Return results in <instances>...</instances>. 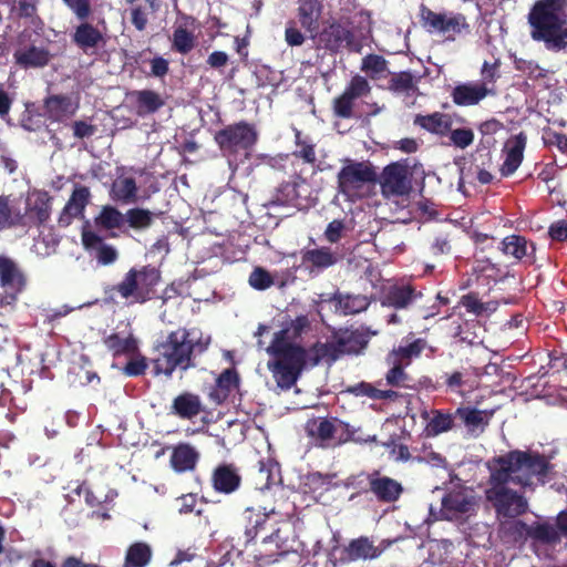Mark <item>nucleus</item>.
Instances as JSON below:
<instances>
[{"label": "nucleus", "mask_w": 567, "mask_h": 567, "mask_svg": "<svg viewBox=\"0 0 567 567\" xmlns=\"http://www.w3.org/2000/svg\"><path fill=\"white\" fill-rule=\"evenodd\" d=\"M423 298V292L410 284L390 286L382 296V306L406 309Z\"/></svg>", "instance_id": "nucleus-18"}, {"label": "nucleus", "mask_w": 567, "mask_h": 567, "mask_svg": "<svg viewBox=\"0 0 567 567\" xmlns=\"http://www.w3.org/2000/svg\"><path fill=\"white\" fill-rule=\"evenodd\" d=\"M452 250L451 239L446 233H437L429 245V252L434 257L447 255Z\"/></svg>", "instance_id": "nucleus-57"}, {"label": "nucleus", "mask_w": 567, "mask_h": 567, "mask_svg": "<svg viewBox=\"0 0 567 567\" xmlns=\"http://www.w3.org/2000/svg\"><path fill=\"white\" fill-rule=\"evenodd\" d=\"M389 86L395 92H408L413 89V75L409 71L399 72L392 75Z\"/></svg>", "instance_id": "nucleus-59"}, {"label": "nucleus", "mask_w": 567, "mask_h": 567, "mask_svg": "<svg viewBox=\"0 0 567 567\" xmlns=\"http://www.w3.org/2000/svg\"><path fill=\"white\" fill-rule=\"evenodd\" d=\"M152 556L153 550L147 543H133L126 550L124 567H145L151 561Z\"/></svg>", "instance_id": "nucleus-47"}, {"label": "nucleus", "mask_w": 567, "mask_h": 567, "mask_svg": "<svg viewBox=\"0 0 567 567\" xmlns=\"http://www.w3.org/2000/svg\"><path fill=\"white\" fill-rule=\"evenodd\" d=\"M380 186L385 197L409 195L412 182L408 167L399 162L386 165L380 176Z\"/></svg>", "instance_id": "nucleus-14"}, {"label": "nucleus", "mask_w": 567, "mask_h": 567, "mask_svg": "<svg viewBox=\"0 0 567 567\" xmlns=\"http://www.w3.org/2000/svg\"><path fill=\"white\" fill-rule=\"evenodd\" d=\"M94 224L103 230L122 229L125 225L124 214L114 206L105 205L95 216Z\"/></svg>", "instance_id": "nucleus-46"}, {"label": "nucleus", "mask_w": 567, "mask_h": 567, "mask_svg": "<svg viewBox=\"0 0 567 567\" xmlns=\"http://www.w3.org/2000/svg\"><path fill=\"white\" fill-rule=\"evenodd\" d=\"M413 124L429 133L445 136L451 131L453 121L450 114L434 112L427 115L416 114Z\"/></svg>", "instance_id": "nucleus-30"}, {"label": "nucleus", "mask_w": 567, "mask_h": 567, "mask_svg": "<svg viewBox=\"0 0 567 567\" xmlns=\"http://www.w3.org/2000/svg\"><path fill=\"white\" fill-rule=\"evenodd\" d=\"M239 374L234 368L224 370L216 379V384L210 391V399L220 404L228 399L230 393L239 386Z\"/></svg>", "instance_id": "nucleus-34"}, {"label": "nucleus", "mask_w": 567, "mask_h": 567, "mask_svg": "<svg viewBox=\"0 0 567 567\" xmlns=\"http://www.w3.org/2000/svg\"><path fill=\"white\" fill-rule=\"evenodd\" d=\"M13 103L14 94L8 92L4 85L0 83V120L4 121L9 126L13 125L10 117Z\"/></svg>", "instance_id": "nucleus-61"}, {"label": "nucleus", "mask_w": 567, "mask_h": 567, "mask_svg": "<svg viewBox=\"0 0 567 567\" xmlns=\"http://www.w3.org/2000/svg\"><path fill=\"white\" fill-rule=\"evenodd\" d=\"M452 144L458 148H466L474 141V133L471 128H455L449 132Z\"/></svg>", "instance_id": "nucleus-62"}, {"label": "nucleus", "mask_w": 567, "mask_h": 567, "mask_svg": "<svg viewBox=\"0 0 567 567\" xmlns=\"http://www.w3.org/2000/svg\"><path fill=\"white\" fill-rule=\"evenodd\" d=\"M90 200V188L84 185H75L70 198L68 199L58 218L59 227L66 228L73 223L74 219L83 218L85 208Z\"/></svg>", "instance_id": "nucleus-16"}, {"label": "nucleus", "mask_w": 567, "mask_h": 567, "mask_svg": "<svg viewBox=\"0 0 567 567\" xmlns=\"http://www.w3.org/2000/svg\"><path fill=\"white\" fill-rule=\"evenodd\" d=\"M460 305H462L468 312L474 313L475 316H482L487 311L486 303L482 302L477 293L474 292L464 295L460 300Z\"/></svg>", "instance_id": "nucleus-63"}, {"label": "nucleus", "mask_w": 567, "mask_h": 567, "mask_svg": "<svg viewBox=\"0 0 567 567\" xmlns=\"http://www.w3.org/2000/svg\"><path fill=\"white\" fill-rule=\"evenodd\" d=\"M488 466L496 471V480L499 483H514L523 487L529 486L533 477L544 484L553 468L545 455L522 450H513L495 456Z\"/></svg>", "instance_id": "nucleus-2"}, {"label": "nucleus", "mask_w": 567, "mask_h": 567, "mask_svg": "<svg viewBox=\"0 0 567 567\" xmlns=\"http://www.w3.org/2000/svg\"><path fill=\"white\" fill-rule=\"evenodd\" d=\"M467 373L465 370H455L451 372H444L441 375L442 382L434 386V389L445 388L452 393H461L462 388L466 383Z\"/></svg>", "instance_id": "nucleus-53"}, {"label": "nucleus", "mask_w": 567, "mask_h": 567, "mask_svg": "<svg viewBox=\"0 0 567 567\" xmlns=\"http://www.w3.org/2000/svg\"><path fill=\"white\" fill-rule=\"evenodd\" d=\"M388 361L389 363L392 364V368L388 371L385 375L386 383L391 386H405L406 380L409 379L408 374L404 371V368L406 365L389 357Z\"/></svg>", "instance_id": "nucleus-54"}, {"label": "nucleus", "mask_w": 567, "mask_h": 567, "mask_svg": "<svg viewBox=\"0 0 567 567\" xmlns=\"http://www.w3.org/2000/svg\"><path fill=\"white\" fill-rule=\"evenodd\" d=\"M381 555V550L374 546L373 542L367 536L352 539L341 551V560L344 563L357 561L360 559H374Z\"/></svg>", "instance_id": "nucleus-27"}, {"label": "nucleus", "mask_w": 567, "mask_h": 567, "mask_svg": "<svg viewBox=\"0 0 567 567\" xmlns=\"http://www.w3.org/2000/svg\"><path fill=\"white\" fill-rule=\"evenodd\" d=\"M542 140L545 146L551 148L556 147L563 154H567V136L559 133L551 127L543 128Z\"/></svg>", "instance_id": "nucleus-55"}, {"label": "nucleus", "mask_w": 567, "mask_h": 567, "mask_svg": "<svg viewBox=\"0 0 567 567\" xmlns=\"http://www.w3.org/2000/svg\"><path fill=\"white\" fill-rule=\"evenodd\" d=\"M82 243L86 250H95V259L103 266L115 262L118 257L117 250L105 244L103 238L92 230L82 231Z\"/></svg>", "instance_id": "nucleus-25"}, {"label": "nucleus", "mask_w": 567, "mask_h": 567, "mask_svg": "<svg viewBox=\"0 0 567 567\" xmlns=\"http://www.w3.org/2000/svg\"><path fill=\"white\" fill-rule=\"evenodd\" d=\"M527 136L524 132H520L514 135L508 144V151L506 153V158L501 167V173L503 176H509L515 173V171L519 167L523 162V154L526 147Z\"/></svg>", "instance_id": "nucleus-31"}, {"label": "nucleus", "mask_w": 567, "mask_h": 567, "mask_svg": "<svg viewBox=\"0 0 567 567\" xmlns=\"http://www.w3.org/2000/svg\"><path fill=\"white\" fill-rule=\"evenodd\" d=\"M369 483V492H371L375 498L383 504H390L396 502L404 488L402 484L389 476L381 475L380 471L374 470L367 474Z\"/></svg>", "instance_id": "nucleus-15"}, {"label": "nucleus", "mask_w": 567, "mask_h": 567, "mask_svg": "<svg viewBox=\"0 0 567 567\" xmlns=\"http://www.w3.org/2000/svg\"><path fill=\"white\" fill-rule=\"evenodd\" d=\"M311 37L318 49H324L334 54L343 47L351 48L354 44L353 31L337 20L324 22L322 29L317 30Z\"/></svg>", "instance_id": "nucleus-12"}, {"label": "nucleus", "mask_w": 567, "mask_h": 567, "mask_svg": "<svg viewBox=\"0 0 567 567\" xmlns=\"http://www.w3.org/2000/svg\"><path fill=\"white\" fill-rule=\"evenodd\" d=\"M78 107L79 104L65 94H51L43 100L44 114L53 122H62L74 115Z\"/></svg>", "instance_id": "nucleus-22"}, {"label": "nucleus", "mask_w": 567, "mask_h": 567, "mask_svg": "<svg viewBox=\"0 0 567 567\" xmlns=\"http://www.w3.org/2000/svg\"><path fill=\"white\" fill-rule=\"evenodd\" d=\"M30 225L20 213H14L9 204V198L0 196V230Z\"/></svg>", "instance_id": "nucleus-51"}, {"label": "nucleus", "mask_w": 567, "mask_h": 567, "mask_svg": "<svg viewBox=\"0 0 567 567\" xmlns=\"http://www.w3.org/2000/svg\"><path fill=\"white\" fill-rule=\"evenodd\" d=\"M148 363L144 355L138 354L136 358L131 359L122 369L126 377H141L147 370Z\"/></svg>", "instance_id": "nucleus-64"}, {"label": "nucleus", "mask_w": 567, "mask_h": 567, "mask_svg": "<svg viewBox=\"0 0 567 567\" xmlns=\"http://www.w3.org/2000/svg\"><path fill=\"white\" fill-rule=\"evenodd\" d=\"M323 6L319 0H300L298 7V19L300 25L313 34L319 29V20Z\"/></svg>", "instance_id": "nucleus-35"}, {"label": "nucleus", "mask_w": 567, "mask_h": 567, "mask_svg": "<svg viewBox=\"0 0 567 567\" xmlns=\"http://www.w3.org/2000/svg\"><path fill=\"white\" fill-rule=\"evenodd\" d=\"M111 198L124 204L134 203L137 199V185L133 177L117 178L113 182Z\"/></svg>", "instance_id": "nucleus-45"}, {"label": "nucleus", "mask_w": 567, "mask_h": 567, "mask_svg": "<svg viewBox=\"0 0 567 567\" xmlns=\"http://www.w3.org/2000/svg\"><path fill=\"white\" fill-rule=\"evenodd\" d=\"M342 357V351L337 346V340L332 339L329 342H316L308 351L307 359H309L312 365H317L322 360L327 362H334Z\"/></svg>", "instance_id": "nucleus-39"}, {"label": "nucleus", "mask_w": 567, "mask_h": 567, "mask_svg": "<svg viewBox=\"0 0 567 567\" xmlns=\"http://www.w3.org/2000/svg\"><path fill=\"white\" fill-rule=\"evenodd\" d=\"M71 40L81 51L87 53L105 44V33L87 20L80 21L71 34Z\"/></svg>", "instance_id": "nucleus-17"}, {"label": "nucleus", "mask_w": 567, "mask_h": 567, "mask_svg": "<svg viewBox=\"0 0 567 567\" xmlns=\"http://www.w3.org/2000/svg\"><path fill=\"white\" fill-rule=\"evenodd\" d=\"M456 416L458 426L461 424L465 425L472 435L482 433L488 424L486 412L475 408L460 406L456 409Z\"/></svg>", "instance_id": "nucleus-37"}, {"label": "nucleus", "mask_w": 567, "mask_h": 567, "mask_svg": "<svg viewBox=\"0 0 567 567\" xmlns=\"http://www.w3.org/2000/svg\"><path fill=\"white\" fill-rule=\"evenodd\" d=\"M14 62L23 69H41L47 66L52 54L47 48L29 45L13 53Z\"/></svg>", "instance_id": "nucleus-29"}, {"label": "nucleus", "mask_w": 567, "mask_h": 567, "mask_svg": "<svg viewBox=\"0 0 567 567\" xmlns=\"http://www.w3.org/2000/svg\"><path fill=\"white\" fill-rule=\"evenodd\" d=\"M27 287L21 267L10 257L0 255V306H11Z\"/></svg>", "instance_id": "nucleus-11"}, {"label": "nucleus", "mask_w": 567, "mask_h": 567, "mask_svg": "<svg viewBox=\"0 0 567 567\" xmlns=\"http://www.w3.org/2000/svg\"><path fill=\"white\" fill-rule=\"evenodd\" d=\"M303 183L305 179L300 176H297L291 182L281 183L272 196L271 204L277 206H295L299 199L298 187Z\"/></svg>", "instance_id": "nucleus-41"}, {"label": "nucleus", "mask_w": 567, "mask_h": 567, "mask_svg": "<svg viewBox=\"0 0 567 567\" xmlns=\"http://www.w3.org/2000/svg\"><path fill=\"white\" fill-rule=\"evenodd\" d=\"M203 411L199 395L183 392L172 403V413L184 420H192Z\"/></svg>", "instance_id": "nucleus-36"}, {"label": "nucleus", "mask_w": 567, "mask_h": 567, "mask_svg": "<svg viewBox=\"0 0 567 567\" xmlns=\"http://www.w3.org/2000/svg\"><path fill=\"white\" fill-rule=\"evenodd\" d=\"M210 481L215 492L229 495L240 488L243 480L234 464L223 463L214 468Z\"/></svg>", "instance_id": "nucleus-19"}, {"label": "nucleus", "mask_w": 567, "mask_h": 567, "mask_svg": "<svg viewBox=\"0 0 567 567\" xmlns=\"http://www.w3.org/2000/svg\"><path fill=\"white\" fill-rule=\"evenodd\" d=\"M432 414L433 416L426 425L430 435L436 436L458 426L456 410L453 413L433 410Z\"/></svg>", "instance_id": "nucleus-42"}, {"label": "nucleus", "mask_w": 567, "mask_h": 567, "mask_svg": "<svg viewBox=\"0 0 567 567\" xmlns=\"http://www.w3.org/2000/svg\"><path fill=\"white\" fill-rule=\"evenodd\" d=\"M199 460V453L188 443L174 446L169 463L176 473L193 471Z\"/></svg>", "instance_id": "nucleus-32"}, {"label": "nucleus", "mask_w": 567, "mask_h": 567, "mask_svg": "<svg viewBox=\"0 0 567 567\" xmlns=\"http://www.w3.org/2000/svg\"><path fill=\"white\" fill-rule=\"evenodd\" d=\"M258 140L259 133L256 125L247 121L228 124L214 135L218 148L228 157H236L239 153L248 156Z\"/></svg>", "instance_id": "nucleus-8"}, {"label": "nucleus", "mask_w": 567, "mask_h": 567, "mask_svg": "<svg viewBox=\"0 0 567 567\" xmlns=\"http://www.w3.org/2000/svg\"><path fill=\"white\" fill-rule=\"evenodd\" d=\"M377 179V172L370 163L347 159L337 175L338 190L348 198H360L364 187Z\"/></svg>", "instance_id": "nucleus-9"}, {"label": "nucleus", "mask_w": 567, "mask_h": 567, "mask_svg": "<svg viewBox=\"0 0 567 567\" xmlns=\"http://www.w3.org/2000/svg\"><path fill=\"white\" fill-rule=\"evenodd\" d=\"M245 543L252 542L258 533L265 529L268 522V515L257 512L252 508H247L243 514Z\"/></svg>", "instance_id": "nucleus-44"}, {"label": "nucleus", "mask_w": 567, "mask_h": 567, "mask_svg": "<svg viewBox=\"0 0 567 567\" xmlns=\"http://www.w3.org/2000/svg\"><path fill=\"white\" fill-rule=\"evenodd\" d=\"M492 93L485 83L467 82L457 84L451 92L452 101L457 106L477 105Z\"/></svg>", "instance_id": "nucleus-21"}, {"label": "nucleus", "mask_w": 567, "mask_h": 567, "mask_svg": "<svg viewBox=\"0 0 567 567\" xmlns=\"http://www.w3.org/2000/svg\"><path fill=\"white\" fill-rule=\"evenodd\" d=\"M209 346V338L196 337L194 330L179 328L169 332L154 344L152 363L155 374L172 377L174 371L195 368V354L203 353Z\"/></svg>", "instance_id": "nucleus-1"}, {"label": "nucleus", "mask_w": 567, "mask_h": 567, "mask_svg": "<svg viewBox=\"0 0 567 567\" xmlns=\"http://www.w3.org/2000/svg\"><path fill=\"white\" fill-rule=\"evenodd\" d=\"M248 282L256 290H266L274 285V278L265 268L256 267L250 272Z\"/></svg>", "instance_id": "nucleus-56"}, {"label": "nucleus", "mask_w": 567, "mask_h": 567, "mask_svg": "<svg viewBox=\"0 0 567 567\" xmlns=\"http://www.w3.org/2000/svg\"><path fill=\"white\" fill-rule=\"evenodd\" d=\"M305 432L320 449H336L350 442H360L357 430L337 416H313L307 420Z\"/></svg>", "instance_id": "nucleus-6"}, {"label": "nucleus", "mask_w": 567, "mask_h": 567, "mask_svg": "<svg viewBox=\"0 0 567 567\" xmlns=\"http://www.w3.org/2000/svg\"><path fill=\"white\" fill-rule=\"evenodd\" d=\"M22 216L30 224L25 227L41 226L47 223L51 216V204L48 193H43L33 206L27 208L25 214Z\"/></svg>", "instance_id": "nucleus-40"}, {"label": "nucleus", "mask_w": 567, "mask_h": 567, "mask_svg": "<svg viewBox=\"0 0 567 567\" xmlns=\"http://www.w3.org/2000/svg\"><path fill=\"white\" fill-rule=\"evenodd\" d=\"M386 60L382 55L368 54L362 59L361 70L372 76L382 74L386 70Z\"/></svg>", "instance_id": "nucleus-58"}, {"label": "nucleus", "mask_w": 567, "mask_h": 567, "mask_svg": "<svg viewBox=\"0 0 567 567\" xmlns=\"http://www.w3.org/2000/svg\"><path fill=\"white\" fill-rule=\"evenodd\" d=\"M339 255L330 247H317L301 251V265L309 271H322L334 266Z\"/></svg>", "instance_id": "nucleus-23"}, {"label": "nucleus", "mask_w": 567, "mask_h": 567, "mask_svg": "<svg viewBox=\"0 0 567 567\" xmlns=\"http://www.w3.org/2000/svg\"><path fill=\"white\" fill-rule=\"evenodd\" d=\"M310 329L307 315H300L291 320L284 329L275 333L271 344H293L292 341L301 338Z\"/></svg>", "instance_id": "nucleus-38"}, {"label": "nucleus", "mask_w": 567, "mask_h": 567, "mask_svg": "<svg viewBox=\"0 0 567 567\" xmlns=\"http://www.w3.org/2000/svg\"><path fill=\"white\" fill-rule=\"evenodd\" d=\"M516 529L526 530L527 535L543 544H558L561 539V533L559 532L557 524L554 526L548 523H537L534 526H528L522 520L514 522Z\"/></svg>", "instance_id": "nucleus-33"}, {"label": "nucleus", "mask_w": 567, "mask_h": 567, "mask_svg": "<svg viewBox=\"0 0 567 567\" xmlns=\"http://www.w3.org/2000/svg\"><path fill=\"white\" fill-rule=\"evenodd\" d=\"M332 339L344 354H358L368 346V337L359 329H339L332 332Z\"/></svg>", "instance_id": "nucleus-28"}, {"label": "nucleus", "mask_w": 567, "mask_h": 567, "mask_svg": "<svg viewBox=\"0 0 567 567\" xmlns=\"http://www.w3.org/2000/svg\"><path fill=\"white\" fill-rule=\"evenodd\" d=\"M196 38L193 32L184 27H177L173 32V49L181 53L187 54L195 47Z\"/></svg>", "instance_id": "nucleus-52"}, {"label": "nucleus", "mask_w": 567, "mask_h": 567, "mask_svg": "<svg viewBox=\"0 0 567 567\" xmlns=\"http://www.w3.org/2000/svg\"><path fill=\"white\" fill-rule=\"evenodd\" d=\"M63 3L73 12L79 21L89 20L92 14L90 0H62Z\"/></svg>", "instance_id": "nucleus-60"}, {"label": "nucleus", "mask_w": 567, "mask_h": 567, "mask_svg": "<svg viewBox=\"0 0 567 567\" xmlns=\"http://www.w3.org/2000/svg\"><path fill=\"white\" fill-rule=\"evenodd\" d=\"M371 86L364 76H352L344 91L332 101L333 115L339 118L353 117V107L357 99L370 93Z\"/></svg>", "instance_id": "nucleus-13"}, {"label": "nucleus", "mask_w": 567, "mask_h": 567, "mask_svg": "<svg viewBox=\"0 0 567 567\" xmlns=\"http://www.w3.org/2000/svg\"><path fill=\"white\" fill-rule=\"evenodd\" d=\"M130 99L133 101L135 114L140 117L155 114L165 105L164 97L150 89L132 91Z\"/></svg>", "instance_id": "nucleus-24"}, {"label": "nucleus", "mask_w": 567, "mask_h": 567, "mask_svg": "<svg viewBox=\"0 0 567 567\" xmlns=\"http://www.w3.org/2000/svg\"><path fill=\"white\" fill-rule=\"evenodd\" d=\"M567 0H537L528 13L530 37L544 42L547 50L567 49V27L564 28V14Z\"/></svg>", "instance_id": "nucleus-3"}, {"label": "nucleus", "mask_w": 567, "mask_h": 567, "mask_svg": "<svg viewBox=\"0 0 567 567\" xmlns=\"http://www.w3.org/2000/svg\"><path fill=\"white\" fill-rule=\"evenodd\" d=\"M488 468L491 487L486 491V498L493 504L497 515L514 518L525 514L528 508L526 498L508 488V483H499L496 480V471L492 466Z\"/></svg>", "instance_id": "nucleus-10"}, {"label": "nucleus", "mask_w": 567, "mask_h": 567, "mask_svg": "<svg viewBox=\"0 0 567 567\" xmlns=\"http://www.w3.org/2000/svg\"><path fill=\"white\" fill-rule=\"evenodd\" d=\"M419 18L426 32L442 35L449 42L466 37L472 31L466 16L461 12H436L425 4H421Z\"/></svg>", "instance_id": "nucleus-7"}, {"label": "nucleus", "mask_w": 567, "mask_h": 567, "mask_svg": "<svg viewBox=\"0 0 567 567\" xmlns=\"http://www.w3.org/2000/svg\"><path fill=\"white\" fill-rule=\"evenodd\" d=\"M501 249L505 255L512 256L517 260L528 256V248L532 249V252L535 250L534 244H529L524 236L519 235H511L505 237L501 241Z\"/></svg>", "instance_id": "nucleus-49"}, {"label": "nucleus", "mask_w": 567, "mask_h": 567, "mask_svg": "<svg viewBox=\"0 0 567 567\" xmlns=\"http://www.w3.org/2000/svg\"><path fill=\"white\" fill-rule=\"evenodd\" d=\"M159 281L161 271L157 268L151 265L133 267L120 282L107 287L105 295L112 300L118 296L127 305H142L155 297Z\"/></svg>", "instance_id": "nucleus-4"}, {"label": "nucleus", "mask_w": 567, "mask_h": 567, "mask_svg": "<svg viewBox=\"0 0 567 567\" xmlns=\"http://www.w3.org/2000/svg\"><path fill=\"white\" fill-rule=\"evenodd\" d=\"M427 347V342L423 338L413 339L405 344L399 346L393 349L388 355L393 360L400 361L405 365H409L413 359L421 355L423 350Z\"/></svg>", "instance_id": "nucleus-43"}, {"label": "nucleus", "mask_w": 567, "mask_h": 567, "mask_svg": "<svg viewBox=\"0 0 567 567\" xmlns=\"http://www.w3.org/2000/svg\"><path fill=\"white\" fill-rule=\"evenodd\" d=\"M336 308L343 315H354L364 311L369 307V300L362 295L336 293L332 298Z\"/></svg>", "instance_id": "nucleus-48"}, {"label": "nucleus", "mask_w": 567, "mask_h": 567, "mask_svg": "<svg viewBox=\"0 0 567 567\" xmlns=\"http://www.w3.org/2000/svg\"><path fill=\"white\" fill-rule=\"evenodd\" d=\"M103 344L114 358L135 357L138 353V341L131 331L127 334L112 332L103 338Z\"/></svg>", "instance_id": "nucleus-26"}, {"label": "nucleus", "mask_w": 567, "mask_h": 567, "mask_svg": "<svg viewBox=\"0 0 567 567\" xmlns=\"http://www.w3.org/2000/svg\"><path fill=\"white\" fill-rule=\"evenodd\" d=\"M474 497L462 491H452L442 498L441 515L444 519L454 520L473 511Z\"/></svg>", "instance_id": "nucleus-20"}, {"label": "nucleus", "mask_w": 567, "mask_h": 567, "mask_svg": "<svg viewBox=\"0 0 567 567\" xmlns=\"http://www.w3.org/2000/svg\"><path fill=\"white\" fill-rule=\"evenodd\" d=\"M268 352L274 357L268 361V369L277 385L282 390L291 389L307 363V350L299 344H271Z\"/></svg>", "instance_id": "nucleus-5"}, {"label": "nucleus", "mask_w": 567, "mask_h": 567, "mask_svg": "<svg viewBox=\"0 0 567 567\" xmlns=\"http://www.w3.org/2000/svg\"><path fill=\"white\" fill-rule=\"evenodd\" d=\"M125 224L134 230H144L152 226L154 216L148 209L135 207L124 214Z\"/></svg>", "instance_id": "nucleus-50"}]
</instances>
